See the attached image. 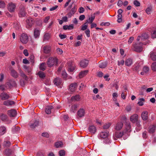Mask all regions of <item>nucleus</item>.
I'll return each mask as SVG.
<instances>
[{"instance_id": "f257e3e1", "label": "nucleus", "mask_w": 156, "mask_h": 156, "mask_svg": "<svg viewBox=\"0 0 156 156\" xmlns=\"http://www.w3.org/2000/svg\"><path fill=\"white\" fill-rule=\"evenodd\" d=\"M58 60L56 58L50 57L47 61V64L49 67H51L54 65H57Z\"/></svg>"}, {"instance_id": "f03ea898", "label": "nucleus", "mask_w": 156, "mask_h": 156, "mask_svg": "<svg viewBox=\"0 0 156 156\" xmlns=\"http://www.w3.org/2000/svg\"><path fill=\"white\" fill-rule=\"evenodd\" d=\"M140 44L133 43L132 44V49L133 51L137 52H140L143 51V48L141 46H140Z\"/></svg>"}, {"instance_id": "7ed1b4c3", "label": "nucleus", "mask_w": 156, "mask_h": 156, "mask_svg": "<svg viewBox=\"0 0 156 156\" xmlns=\"http://www.w3.org/2000/svg\"><path fill=\"white\" fill-rule=\"evenodd\" d=\"M28 37L27 34L25 33H23L20 35V40L21 42L23 44H26L28 41Z\"/></svg>"}, {"instance_id": "20e7f679", "label": "nucleus", "mask_w": 156, "mask_h": 156, "mask_svg": "<svg viewBox=\"0 0 156 156\" xmlns=\"http://www.w3.org/2000/svg\"><path fill=\"white\" fill-rule=\"evenodd\" d=\"M108 133L107 132H101L100 134V137L102 139H106L105 142L106 143H110L111 142L109 139L108 138Z\"/></svg>"}, {"instance_id": "39448f33", "label": "nucleus", "mask_w": 156, "mask_h": 156, "mask_svg": "<svg viewBox=\"0 0 156 156\" xmlns=\"http://www.w3.org/2000/svg\"><path fill=\"white\" fill-rule=\"evenodd\" d=\"M17 84L16 82L13 80H9V81L7 82L5 85L6 87H9L10 88L11 87H16Z\"/></svg>"}, {"instance_id": "423d86ee", "label": "nucleus", "mask_w": 156, "mask_h": 156, "mask_svg": "<svg viewBox=\"0 0 156 156\" xmlns=\"http://www.w3.org/2000/svg\"><path fill=\"white\" fill-rule=\"evenodd\" d=\"M26 22L27 23L26 27L27 29L31 28L34 23V21L32 18L27 19L26 20Z\"/></svg>"}, {"instance_id": "0eeeda50", "label": "nucleus", "mask_w": 156, "mask_h": 156, "mask_svg": "<svg viewBox=\"0 0 156 156\" xmlns=\"http://www.w3.org/2000/svg\"><path fill=\"white\" fill-rule=\"evenodd\" d=\"M16 5L12 2L9 3L8 5V10L11 12H14L16 8Z\"/></svg>"}, {"instance_id": "6e6552de", "label": "nucleus", "mask_w": 156, "mask_h": 156, "mask_svg": "<svg viewBox=\"0 0 156 156\" xmlns=\"http://www.w3.org/2000/svg\"><path fill=\"white\" fill-rule=\"evenodd\" d=\"M19 16L20 17H25L26 16V12L23 6L20 7L18 12Z\"/></svg>"}, {"instance_id": "1a4fd4ad", "label": "nucleus", "mask_w": 156, "mask_h": 156, "mask_svg": "<svg viewBox=\"0 0 156 156\" xmlns=\"http://www.w3.org/2000/svg\"><path fill=\"white\" fill-rule=\"evenodd\" d=\"M129 119L130 121L133 123L136 122L138 119V115L137 114H134L130 116Z\"/></svg>"}, {"instance_id": "9d476101", "label": "nucleus", "mask_w": 156, "mask_h": 156, "mask_svg": "<svg viewBox=\"0 0 156 156\" xmlns=\"http://www.w3.org/2000/svg\"><path fill=\"white\" fill-rule=\"evenodd\" d=\"M0 97L2 100H4L9 98H10V96L7 93L3 92L0 94Z\"/></svg>"}, {"instance_id": "9b49d317", "label": "nucleus", "mask_w": 156, "mask_h": 156, "mask_svg": "<svg viewBox=\"0 0 156 156\" xmlns=\"http://www.w3.org/2000/svg\"><path fill=\"white\" fill-rule=\"evenodd\" d=\"M88 64V61L84 59L81 61L80 62V66L81 67L85 68L87 67Z\"/></svg>"}, {"instance_id": "f8f14e48", "label": "nucleus", "mask_w": 156, "mask_h": 156, "mask_svg": "<svg viewBox=\"0 0 156 156\" xmlns=\"http://www.w3.org/2000/svg\"><path fill=\"white\" fill-rule=\"evenodd\" d=\"M53 83L57 86L60 85L62 86V84L61 79L59 78H55L53 80Z\"/></svg>"}, {"instance_id": "ddd939ff", "label": "nucleus", "mask_w": 156, "mask_h": 156, "mask_svg": "<svg viewBox=\"0 0 156 156\" xmlns=\"http://www.w3.org/2000/svg\"><path fill=\"white\" fill-rule=\"evenodd\" d=\"M7 114L10 116L13 117L16 115V112L15 110L12 109L8 110Z\"/></svg>"}, {"instance_id": "4468645a", "label": "nucleus", "mask_w": 156, "mask_h": 156, "mask_svg": "<svg viewBox=\"0 0 156 156\" xmlns=\"http://www.w3.org/2000/svg\"><path fill=\"white\" fill-rule=\"evenodd\" d=\"M131 131V127L130 126V123L129 122H127L126 123L125 127V130H124V133H126V132H129Z\"/></svg>"}, {"instance_id": "2eb2a0df", "label": "nucleus", "mask_w": 156, "mask_h": 156, "mask_svg": "<svg viewBox=\"0 0 156 156\" xmlns=\"http://www.w3.org/2000/svg\"><path fill=\"white\" fill-rule=\"evenodd\" d=\"M123 126V123L122 122H117L115 126L116 130H119L121 129Z\"/></svg>"}, {"instance_id": "dca6fc26", "label": "nucleus", "mask_w": 156, "mask_h": 156, "mask_svg": "<svg viewBox=\"0 0 156 156\" xmlns=\"http://www.w3.org/2000/svg\"><path fill=\"white\" fill-rule=\"evenodd\" d=\"M78 106L79 105L77 104H75L73 105L70 108V112L73 113H75L77 110V108Z\"/></svg>"}, {"instance_id": "f3484780", "label": "nucleus", "mask_w": 156, "mask_h": 156, "mask_svg": "<svg viewBox=\"0 0 156 156\" xmlns=\"http://www.w3.org/2000/svg\"><path fill=\"white\" fill-rule=\"evenodd\" d=\"M133 63V59L130 58H127L125 61V65L127 66H131Z\"/></svg>"}, {"instance_id": "a211bd4d", "label": "nucleus", "mask_w": 156, "mask_h": 156, "mask_svg": "<svg viewBox=\"0 0 156 156\" xmlns=\"http://www.w3.org/2000/svg\"><path fill=\"white\" fill-rule=\"evenodd\" d=\"M34 35L35 38H39L40 35V30L37 28L34 29Z\"/></svg>"}, {"instance_id": "6ab92c4d", "label": "nucleus", "mask_w": 156, "mask_h": 156, "mask_svg": "<svg viewBox=\"0 0 156 156\" xmlns=\"http://www.w3.org/2000/svg\"><path fill=\"white\" fill-rule=\"evenodd\" d=\"M148 112L147 111H143L141 114V116L144 120H146L148 119Z\"/></svg>"}, {"instance_id": "aec40b11", "label": "nucleus", "mask_w": 156, "mask_h": 156, "mask_svg": "<svg viewBox=\"0 0 156 156\" xmlns=\"http://www.w3.org/2000/svg\"><path fill=\"white\" fill-rule=\"evenodd\" d=\"M89 72L88 70H86L83 71H81L79 73V76L80 78H83Z\"/></svg>"}, {"instance_id": "412c9836", "label": "nucleus", "mask_w": 156, "mask_h": 156, "mask_svg": "<svg viewBox=\"0 0 156 156\" xmlns=\"http://www.w3.org/2000/svg\"><path fill=\"white\" fill-rule=\"evenodd\" d=\"M149 58H150L153 61H156V53L153 51H151L149 55Z\"/></svg>"}, {"instance_id": "4be33fe9", "label": "nucleus", "mask_w": 156, "mask_h": 156, "mask_svg": "<svg viewBox=\"0 0 156 156\" xmlns=\"http://www.w3.org/2000/svg\"><path fill=\"white\" fill-rule=\"evenodd\" d=\"M15 102L12 101L7 100L4 101L3 102V104L6 106H12L14 105Z\"/></svg>"}, {"instance_id": "5701e85b", "label": "nucleus", "mask_w": 156, "mask_h": 156, "mask_svg": "<svg viewBox=\"0 0 156 156\" xmlns=\"http://www.w3.org/2000/svg\"><path fill=\"white\" fill-rule=\"evenodd\" d=\"M95 16H92L91 17H89L88 19L86 21L85 23L84 24V25L87 24V23H90L91 24L92 23L94 20L95 19Z\"/></svg>"}, {"instance_id": "b1692460", "label": "nucleus", "mask_w": 156, "mask_h": 156, "mask_svg": "<svg viewBox=\"0 0 156 156\" xmlns=\"http://www.w3.org/2000/svg\"><path fill=\"white\" fill-rule=\"evenodd\" d=\"M11 75L15 78H17L18 77V74L14 69L11 70Z\"/></svg>"}, {"instance_id": "393cba45", "label": "nucleus", "mask_w": 156, "mask_h": 156, "mask_svg": "<svg viewBox=\"0 0 156 156\" xmlns=\"http://www.w3.org/2000/svg\"><path fill=\"white\" fill-rule=\"evenodd\" d=\"M53 108V107L51 105L47 106L45 109V112L47 114H50L51 112V110Z\"/></svg>"}, {"instance_id": "a878e982", "label": "nucleus", "mask_w": 156, "mask_h": 156, "mask_svg": "<svg viewBox=\"0 0 156 156\" xmlns=\"http://www.w3.org/2000/svg\"><path fill=\"white\" fill-rule=\"evenodd\" d=\"M13 153L12 151L9 149H6L4 152V154L7 156H9L11 155Z\"/></svg>"}, {"instance_id": "bb28decb", "label": "nucleus", "mask_w": 156, "mask_h": 156, "mask_svg": "<svg viewBox=\"0 0 156 156\" xmlns=\"http://www.w3.org/2000/svg\"><path fill=\"white\" fill-rule=\"evenodd\" d=\"M78 116L80 117L83 116L85 114V111L83 108L80 109L77 112Z\"/></svg>"}, {"instance_id": "cd10ccee", "label": "nucleus", "mask_w": 156, "mask_h": 156, "mask_svg": "<svg viewBox=\"0 0 156 156\" xmlns=\"http://www.w3.org/2000/svg\"><path fill=\"white\" fill-rule=\"evenodd\" d=\"M89 132L92 133L94 134L96 130V127L94 126H90L88 128Z\"/></svg>"}, {"instance_id": "c85d7f7f", "label": "nucleus", "mask_w": 156, "mask_h": 156, "mask_svg": "<svg viewBox=\"0 0 156 156\" xmlns=\"http://www.w3.org/2000/svg\"><path fill=\"white\" fill-rule=\"evenodd\" d=\"M6 131V129L4 126L0 127V135H4Z\"/></svg>"}, {"instance_id": "c756f323", "label": "nucleus", "mask_w": 156, "mask_h": 156, "mask_svg": "<svg viewBox=\"0 0 156 156\" xmlns=\"http://www.w3.org/2000/svg\"><path fill=\"white\" fill-rule=\"evenodd\" d=\"M80 96L79 95L72 96L71 98V100L72 101H80Z\"/></svg>"}, {"instance_id": "7c9ffc66", "label": "nucleus", "mask_w": 156, "mask_h": 156, "mask_svg": "<svg viewBox=\"0 0 156 156\" xmlns=\"http://www.w3.org/2000/svg\"><path fill=\"white\" fill-rule=\"evenodd\" d=\"M155 126L152 125L150 126L149 128L148 132L150 133H154L155 130Z\"/></svg>"}, {"instance_id": "2f4dec72", "label": "nucleus", "mask_w": 156, "mask_h": 156, "mask_svg": "<svg viewBox=\"0 0 156 156\" xmlns=\"http://www.w3.org/2000/svg\"><path fill=\"white\" fill-rule=\"evenodd\" d=\"M74 27L73 24H71L69 26L65 25L63 27V28L64 30H70L73 29Z\"/></svg>"}, {"instance_id": "473e14b6", "label": "nucleus", "mask_w": 156, "mask_h": 156, "mask_svg": "<svg viewBox=\"0 0 156 156\" xmlns=\"http://www.w3.org/2000/svg\"><path fill=\"white\" fill-rule=\"evenodd\" d=\"M124 133V132H116L114 134V136L116 138H120L122 137Z\"/></svg>"}, {"instance_id": "72a5a7b5", "label": "nucleus", "mask_w": 156, "mask_h": 156, "mask_svg": "<svg viewBox=\"0 0 156 156\" xmlns=\"http://www.w3.org/2000/svg\"><path fill=\"white\" fill-rule=\"evenodd\" d=\"M44 52V53L48 54L49 53L50 51V48L49 46H46L43 48Z\"/></svg>"}, {"instance_id": "f704fd0d", "label": "nucleus", "mask_w": 156, "mask_h": 156, "mask_svg": "<svg viewBox=\"0 0 156 156\" xmlns=\"http://www.w3.org/2000/svg\"><path fill=\"white\" fill-rule=\"evenodd\" d=\"M10 142L8 140H5L3 143V146L4 147H8L11 145Z\"/></svg>"}, {"instance_id": "c9c22d12", "label": "nucleus", "mask_w": 156, "mask_h": 156, "mask_svg": "<svg viewBox=\"0 0 156 156\" xmlns=\"http://www.w3.org/2000/svg\"><path fill=\"white\" fill-rule=\"evenodd\" d=\"M46 67L45 66V63L43 62L41 63L40 66L39 68L41 70L44 71L45 70Z\"/></svg>"}, {"instance_id": "e433bc0d", "label": "nucleus", "mask_w": 156, "mask_h": 156, "mask_svg": "<svg viewBox=\"0 0 156 156\" xmlns=\"http://www.w3.org/2000/svg\"><path fill=\"white\" fill-rule=\"evenodd\" d=\"M37 74L38 75L39 77L41 79H44L45 76L44 73L42 71H39L38 73Z\"/></svg>"}, {"instance_id": "4c0bfd02", "label": "nucleus", "mask_w": 156, "mask_h": 156, "mask_svg": "<svg viewBox=\"0 0 156 156\" xmlns=\"http://www.w3.org/2000/svg\"><path fill=\"white\" fill-rule=\"evenodd\" d=\"M75 67L73 64L69 66L68 70L70 72H73L75 69Z\"/></svg>"}, {"instance_id": "58836bf2", "label": "nucleus", "mask_w": 156, "mask_h": 156, "mask_svg": "<svg viewBox=\"0 0 156 156\" xmlns=\"http://www.w3.org/2000/svg\"><path fill=\"white\" fill-rule=\"evenodd\" d=\"M50 38V34L48 33H46L44 34V41L48 40Z\"/></svg>"}, {"instance_id": "ea45409f", "label": "nucleus", "mask_w": 156, "mask_h": 156, "mask_svg": "<svg viewBox=\"0 0 156 156\" xmlns=\"http://www.w3.org/2000/svg\"><path fill=\"white\" fill-rule=\"evenodd\" d=\"M55 146L56 148L62 147V143L61 141H58L55 143Z\"/></svg>"}, {"instance_id": "a19ab883", "label": "nucleus", "mask_w": 156, "mask_h": 156, "mask_svg": "<svg viewBox=\"0 0 156 156\" xmlns=\"http://www.w3.org/2000/svg\"><path fill=\"white\" fill-rule=\"evenodd\" d=\"M107 64L106 62H102L99 65V67L101 68H104L106 67Z\"/></svg>"}, {"instance_id": "79ce46f5", "label": "nucleus", "mask_w": 156, "mask_h": 156, "mask_svg": "<svg viewBox=\"0 0 156 156\" xmlns=\"http://www.w3.org/2000/svg\"><path fill=\"white\" fill-rule=\"evenodd\" d=\"M38 124V122L37 121H35L34 123L31 124L30 126L31 128H33L37 126Z\"/></svg>"}, {"instance_id": "37998d69", "label": "nucleus", "mask_w": 156, "mask_h": 156, "mask_svg": "<svg viewBox=\"0 0 156 156\" xmlns=\"http://www.w3.org/2000/svg\"><path fill=\"white\" fill-rule=\"evenodd\" d=\"M5 6V4L4 1L0 0V8H4Z\"/></svg>"}, {"instance_id": "c03bdc74", "label": "nucleus", "mask_w": 156, "mask_h": 156, "mask_svg": "<svg viewBox=\"0 0 156 156\" xmlns=\"http://www.w3.org/2000/svg\"><path fill=\"white\" fill-rule=\"evenodd\" d=\"M148 35L146 33H144L143 34L141 35V39H146L148 38Z\"/></svg>"}, {"instance_id": "a18cd8bd", "label": "nucleus", "mask_w": 156, "mask_h": 156, "mask_svg": "<svg viewBox=\"0 0 156 156\" xmlns=\"http://www.w3.org/2000/svg\"><path fill=\"white\" fill-rule=\"evenodd\" d=\"M30 91H31L32 94L33 95H35L36 94L38 91L37 88H31Z\"/></svg>"}, {"instance_id": "49530a36", "label": "nucleus", "mask_w": 156, "mask_h": 156, "mask_svg": "<svg viewBox=\"0 0 156 156\" xmlns=\"http://www.w3.org/2000/svg\"><path fill=\"white\" fill-rule=\"evenodd\" d=\"M76 10L77 8L76 6H74L72 8V9L70 10L69 12H70V13H71V14L73 15L76 11Z\"/></svg>"}, {"instance_id": "de8ad7c7", "label": "nucleus", "mask_w": 156, "mask_h": 156, "mask_svg": "<svg viewBox=\"0 0 156 156\" xmlns=\"http://www.w3.org/2000/svg\"><path fill=\"white\" fill-rule=\"evenodd\" d=\"M141 65L140 63L136 64L135 65V70L137 71H138L141 69Z\"/></svg>"}, {"instance_id": "09e8293b", "label": "nucleus", "mask_w": 156, "mask_h": 156, "mask_svg": "<svg viewBox=\"0 0 156 156\" xmlns=\"http://www.w3.org/2000/svg\"><path fill=\"white\" fill-rule=\"evenodd\" d=\"M78 85L77 83H71L70 85L69 88H76L78 87Z\"/></svg>"}, {"instance_id": "8fccbe9b", "label": "nucleus", "mask_w": 156, "mask_h": 156, "mask_svg": "<svg viewBox=\"0 0 156 156\" xmlns=\"http://www.w3.org/2000/svg\"><path fill=\"white\" fill-rule=\"evenodd\" d=\"M111 124L110 123H108L105 124L103 126V128L104 129H107L108 128L111 126Z\"/></svg>"}, {"instance_id": "3c124183", "label": "nucleus", "mask_w": 156, "mask_h": 156, "mask_svg": "<svg viewBox=\"0 0 156 156\" xmlns=\"http://www.w3.org/2000/svg\"><path fill=\"white\" fill-rule=\"evenodd\" d=\"M7 118V116L5 115L2 114L1 115V119L3 121H5L6 120Z\"/></svg>"}, {"instance_id": "603ef678", "label": "nucleus", "mask_w": 156, "mask_h": 156, "mask_svg": "<svg viewBox=\"0 0 156 156\" xmlns=\"http://www.w3.org/2000/svg\"><path fill=\"white\" fill-rule=\"evenodd\" d=\"M62 76L65 80H66L67 79V74L65 71L62 72Z\"/></svg>"}, {"instance_id": "864d4df0", "label": "nucleus", "mask_w": 156, "mask_h": 156, "mask_svg": "<svg viewBox=\"0 0 156 156\" xmlns=\"http://www.w3.org/2000/svg\"><path fill=\"white\" fill-rule=\"evenodd\" d=\"M151 69L152 70L156 71V62H153L151 65Z\"/></svg>"}, {"instance_id": "5fc2aeb1", "label": "nucleus", "mask_w": 156, "mask_h": 156, "mask_svg": "<svg viewBox=\"0 0 156 156\" xmlns=\"http://www.w3.org/2000/svg\"><path fill=\"white\" fill-rule=\"evenodd\" d=\"M140 101H139L138 103V104L140 106H142L144 105V103L143 101H144V99L143 98H140L139 99Z\"/></svg>"}, {"instance_id": "6e6d98bb", "label": "nucleus", "mask_w": 156, "mask_h": 156, "mask_svg": "<svg viewBox=\"0 0 156 156\" xmlns=\"http://www.w3.org/2000/svg\"><path fill=\"white\" fill-rule=\"evenodd\" d=\"M152 9V7L151 6L147 8L146 10V12L148 14L151 13V12Z\"/></svg>"}, {"instance_id": "4d7b16f0", "label": "nucleus", "mask_w": 156, "mask_h": 156, "mask_svg": "<svg viewBox=\"0 0 156 156\" xmlns=\"http://www.w3.org/2000/svg\"><path fill=\"white\" fill-rule=\"evenodd\" d=\"M149 70V68L147 66H144L143 68V71L145 73H147Z\"/></svg>"}, {"instance_id": "13d9d810", "label": "nucleus", "mask_w": 156, "mask_h": 156, "mask_svg": "<svg viewBox=\"0 0 156 156\" xmlns=\"http://www.w3.org/2000/svg\"><path fill=\"white\" fill-rule=\"evenodd\" d=\"M122 14H118V20L117 22L119 23H121L122 21Z\"/></svg>"}, {"instance_id": "bf43d9fd", "label": "nucleus", "mask_w": 156, "mask_h": 156, "mask_svg": "<svg viewBox=\"0 0 156 156\" xmlns=\"http://www.w3.org/2000/svg\"><path fill=\"white\" fill-rule=\"evenodd\" d=\"M118 96L117 94L116 93H114L112 94L113 99L114 101H116L117 97Z\"/></svg>"}, {"instance_id": "052dcab7", "label": "nucleus", "mask_w": 156, "mask_h": 156, "mask_svg": "<svg viewBox=\"0 0 156 156\" xmlns=\"http://www.w3.org/2000/svg\"><path fill=\"white\" fill-rule=\"evenodd\" d=\"M59 154L60 156H64L65 154V151L64 150L60 151L59 152Z\"/></svg>"}, {"instance_id": "680f3d73", "label": "nucleus", "mask_w": 156, "mask_h": 156, "mask_svg": "<svg viewBox=\"0 0 156 156\" xmlns=\"http://www.w3.org/2000/svg\"><path fill=\"white\" fill-rule=\"evenodd\" d=\"M151 37L152 38H156V30L153 31L151 33Z\"/></svg>"}, {"instance_id": "e2e57ef3", "label": "nucleus", "mask_w": 156, "mask_h": 156, "mask_svg": "<svg viewBox=\"0 0 156 156\" xmlns=\"http://www.w3.org/2000/svg\"><path fill=\"white\" fill-rule=\"evenodd\" d=\"M21 76L24 79L26 80H28V77L25 75L24 73H21Z\"/></svg>"}, {"instance_id": "0e129e2a", "label": "nucleus", "mask_w": 156, "mask_h": 156, "mask_svg": "<svg viewBox=\"0 0 156 156\" xmlns=\"http://www.w3.org/2000/svg\"><path fill=\"white\" fill-rule=\"evenodd\" d=\"M56 52L59 54H61L63 53L62 50V49L58 48L56 50Z\"/></svg>"}, {"instance_id": "69168bd1", "label": "nucleus", "mask_w": 156, "mask_h": 156, "mask_svg": "<svg viewBox=\"0 0 156 156\" xmlns=\"http://www.w3.org/2000/svg\"><path fill=\"white\" fill-rule=\"evenodd\" d=\"M42 136L46 138H48L49 136V134L47 132L43 133L42 134Z\"/></svg>"}, {"instance_id": "338daca9", "label": "nucleus", "mask_w": 156, "mask_h": 156, "mask_svg": "<svg viewBox=\"0 0 156 156\" xmlns=\"http://www.w3.org/2000/svg\"><path fill=\"white\" fill-rule=\"evenodd\" d=\"M134 39V37H131L129 38L128 41V43L129 44H130L133 41Z\"/></svg>"}, {"instance_id": "774afa93", "label": "nucleus", "mask_w": 156, "mask_h": 156, "mask_svg": "<svg viewBox=\"0 0 156 156\" xmlns=\"http://www.w3.org/2000/svg\"><path fill=\"white\" fill-rule=\"evenodd\" d=\"M133 4L136 6H139L140 5V3L137 0H135L133 2Z\"/></svg>"}]
</instances>
